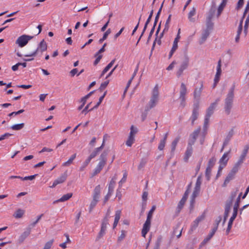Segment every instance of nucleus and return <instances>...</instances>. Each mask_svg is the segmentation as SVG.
Returning <instances> with one entry per match:
<instances>
[{
    "label": "nucleus",
    "mask_w": 249,
    "mask_h": 249,
    "mask_svg": "<svg viewBox=\"0 0 249 249\" xmlns=\"http://www.w3.org/2000/svg\"><path fill=\"white\" fill-rule=\"evenodd\" d=\"M178 43L173 42V46L171 49V50L169 54V58L170 59L175 53V52L177 50L178 47Z\"/></svg>",
    "instance_id": "41"
},
{
    "label": "nucleus",
    "mask_w": 249,
    "mask_h": 249,
    "mask_svg": "<svg viewBox=\"0 0 249 249\" xmlns=\"http://www.w3.org/2000/svg\"><path fill=\"white\" fill-rule=\"evenodd\" d=\"M135 141V137L129 136L126 142V144L128 146H131Z\"/></svg>",
    "instance_id": "44"
},
{
    "label": "nucleus",
    "mask_w": 249,
    "mask_h": 249,
    "mask_svg": "<svg viewBox=\"0 0 249 249\" xmlns=\"http://www.w3.org/2000/svg\"><path fill=\"white\" fill-rule=\"evenodd\" d=\"M47 45L44 40L43 39L38 44L37 48L34 52L29 53L25 54L24 56L26 57L35 56L37 53L39 52L42 53L47 50Z\"/></svg>",
    "instance_id": "5"
},
{
    "label": "nucleus",
    "mask_w": 249,
    "mask_h": 249,
    "mask_svg": "<svg viewBox=\"0 0 249 249\" xmlns=\"http://www.w3.org/2000/svg\"><path fill=\"white\" fill-rule=\"evenodd\" d=\"M200 192V190L194 189L193 194L192 195L190 200V207L193 209L194 205L195 202V198L198 196Z\"/></svg>",
    "instance_id": "19"
},
{
    "label": "nucleus",
    "mask_w": 249,
    "mask_h": 249,
    "mask_svg": "<svg viewBox=\"0 0 249 249\" xmlns=\"http://www.w3.org/2000/svg\"><path fill=\"white\" fill-rule=\"evenodd\" d=\"M238 192V190L236 189L235 191H232L231 192L230 196L229 197L227 200L233 202L235 198L236 197L237 193Z\"/></svg>",
    "instance_id": "38"
},
{
    "label": "nucleus",
    "mask_w": 249,
    "mask_h": 249,
    "mask_svg": "<svg viewBox=\"0 0 249 249\" xmlns=\"http://www.w3.org/2000/svg\"><path fill=\"white\" fill-rule=\"evenodd\" d=\"M203 89V85L202 82H200V86L199 88H196L195 89L193 96L194 98V103H197V105H199V100L200 98V96Z\"/></svg>",
    "instance_id": "7"
},
{
    "label": "nucleus",
    "mask_w": 249,
    "mask_h": 249,
    "mask_svg": "<svg viewBox=\"0 0 249 249\" xmlns=\"http://www.w3.org/2000/svg\"><path fill=\"white\" fill-rule=\"evenodd\" d=\"M24 213V211L21 209H18L14 213V216L16 218H20L22 217Z\"/></svg>",
    "instance_id": "34"
},
{
    "label": "nucleus",
    "mask_w": 249,
    "mask_h": 249,
    "mask_svg": "<svg viewBox=\"0 0 249 249\" xmlns=\"http://www.w3.org/2000/svg\"><path fill=\"white\" fill-rule=\"evenodd\" d=\"M212 169L210 167H207L206 169L205 176L208 180H209L210 179Z\"/></svg>",
    "instance_id": "51"
},
{
    "label": "nucleus",
    "mask_w": 249,
    "mask_h": 249,
    "mask_svg": "<svg viewBox=\"0 0 249 249\" xmlns=\"http://www.w3.org/2000/svg\"><path fill=\"white\" fill-rule=\"evenodd\" d=\"M187 93V88L185 85L182 83L180 85L179 97H185Z\"/></svg>",
    "instance_id": "31"
},
{
    "label": "nucleus",
    "mask_w": 249,
    "mask_h": 249,
    "mask_svg": "<svg viewBox=\"0 0 249 249\" xmlns=\"http://www.w3.org/2000/svg\"><path fill=\"white\" fill-rule=\"evenodd\" d=\"M221 72V60L220 59L218 61L217 66L216 68V72L215 75L214 81H219Z\"/></svg>",
    "instance_id": "18"
},
{
    "label": "nucleus",
    "mask_w": 249,
    "mask_h": 249,
    "mask_svg": "<svg viewBox=\"0 0 249 249\" xmlns=\"http://www.w3.org/2000/svg\"><path fill=\"white\" fill-rule=\"evenodd\" d=\"M240 197H237L236 201L233 205V213H234L236 214H237L238 212V209L239 207V203H240Z\"/></svg>",
    "instance_id": "33"
},
{
    "label": "nucleus",
    "mask_w": 249,
    "mask_h": 249,
    "mask_svg": "<svg viewBox=\"0 0 249 249\" xmlns=\"http://www.w3.org/2000/svg\"><path fill=\"white\" fill-rule=\"evenodd\" d=\"M169 28V23H167L165 22V25H164V28L162 31V32L160 35V37H161L164 32H167Z\"/></svg>",
    "instance_id": "61"
},
{
    "label": "nucleus",
    "mask_w": 249,
    "mask_h": 249,
    "mask_svg": "<svg viewBox=\"0 0 249 249\" xmlns=\"http://www.w3.org/2000/svg\"><path fill=\"white\" fill-rule=\"evenodd\" d=\"M31 232L30 229H27L26 231H24L19 237L18 241L19 243H22L25 239L29 235Z\"/></svg>",
    "instance_id": "23"
},
{
    "label": "nucleus",
    "mask_w": 249,
    "mask_h": 249,
    "mask_svg": "<svg viewBox=\"0 0 249 249\" xmlns=\"http://www.w3.org/2000/svg\"><path fill=\"white\" fill-rule=\"evenodd\" d=\"M216 231V228H213L212 231L210 232L208 235L203 240V241L200 243L199 245V249L202 248L205 245L209 240L212 238Z\"/></svg>",
    "instance_id": "12"
},
{
    "label": "nucleus",
    "mask_w": 249,
    "mask_h": 249,
    "mask_svg": "<svg viewBox=\"0 0 249 249\" xmlns=\"http://www.w3.org/2000/svg\"><path fill=\"white\" fill-rule=\"evenodd\" d=\"M234 134V131L233 129H231L228 133L224 142V146H226L231 140V138Z\"/></svg>",
    "instance_id": "28"
},
{
    "label": "nucleus",
    "mask_w": 249,
    "mask_h": 249,
    "mask_svg": "<svg viewBox=\"0 0 249 249\" xmlns=\"http://www.w3.org/2000/svg\"><path fill=\"white\" fill-rule=\"evenodd\" d=\"M200 127H199L194 130V132L191 134V140L189 142V144H194L195 143L196 140L200 132Z\"/></svg>",
    "instance_id": "13"
},
{
    "label": "nucleus",
    "mask_w": 249,
    "mask_h": 249,
    "mask_svg": "<svg viewBox=\"0 0 249 249\" xmlns=\"http://www.w3.org/2000/svg\"><path fill=\"white\" fill-rule=\"evenodd\" d=\"M234 86H232L229 89L224 101V109L226 113L230 114L233 106L234 98Z\"/></svg>",
    "instance_id": "1"
},
{
    "label": "nucleus",
    "mask_w": 249,
    "mask_h": 249,
    "mask_svg": "<svg viewBox=\"0 0 249 249\" xmlns=\"http://www.w3.org/2000/svg\"><path fill=\"white\" fill-rule=\"evenodd\" d=\"M146 162L147 161L145 159H142L138 167V170H140L141 169H142L146 164Z\"/></svg>",
    "instance_id": "55"
},
{
    "label": "nucleus",
    "mask_w": 249,
    "mask_h": 249,
    "mask_svg": "<svg viewBox=\"0 0 249 249\" xmlns=\"http://www.w3.org/2000/svg\"><path fill=\"white\" fill-rule=\"evenodd\" d=\"M238 192V190L236 189L235 191H232L231 192L230 196L229 197L227 200L233 202L235 198L236 197L237 193Z\"/></svg>",
    "instance_id": "39"
},
{
    "label": "nucleus",
    "mask_w": 249,
    "mask_h": 249,
    "mask_svg": "<svg viewBox=\"0 0 249 249\" xmlns=\"http://www.w3.org/2000/svg\"><path fill=\"white\" fill-rule=\"evenodd\" d=\"M111 33V30L110 29H107V30L104 33L103 36L102 38L100 39L99 40V43L103 42V41H104L106 38H107L108 35Z\"/></svg>",
    "instance_id": "46"
},
{
    "label": "nucleus",
    "mask_w": 249,
    "mask_h": 249,
    "mask_svg": "<svg viewBox=\"0 0 249 249\" xmlns=\"http://www.w3.org/2000/svg\"><path fill=\"white\" fill-rule=\"evenodd\" d=\"M108 225V220L107 219V218H104L102 220L101 230L98 233V235L97 237L96 240H98L100 238H101L106 233V231L107 228V226Z\"/></svg>",
    "instance_id": "8"
},
{
    "label": "nucleus",
    "mask_w": 249,
    "mask_h": 249,
    "mask_svg": "<svg viewBox=\"0 0 249 249\" xmlns=\"http://www.w3.org/2000/svg\"><path fill=\"white\" fill-rule=\"evenodd\" d=\"M211 32V31H209V30H208L206 29H204L203 30L202 34H201V38L199 41V43L201 45V44H203L206 41L207 38L209 36Z\"/></svg>",
    "instance_id": "15"
},
{
    "label": "nucleus",
    "mask_w": 249,
    "mask_h": 249,
    "mask_svg": "<svg viewBox=\"0 0 249 249\" xmlns=\"http://www.w3.org/2000/svg\"><path fill=\"white\" fill-rule=\"evenodd\" d=\"M215 8L214 7H212L207 14L206 19L212 20V19L215 14Z\"/></svg>",
    "instance_id": "29"
},
{
    "label": "nucleus",
    "mask_w": 249,
    "mask_h": 249,
    "mask_svg": "<svg viewBox=\"0 0 249 249\" xmlns=\"http://www.w3.org/2000/svg\"><path fill=\"white\" fill-rule=\"evenodd\" d=\"M117 179V176L115 175L114 177L112 178L111 180L110 181V182L108 184V191L113 193L114 189L116 184V180Z\"/></svg>",
    "instance_id": "24"
},
{
    "label": "nucleus",
    "mask_w": 249,
    "mask_h": 249,
    "mask_svg": "<svg viewBox=\"0 0 249 249\" xmlns=\"http://www.w3.org/2000/svg\"><path fill=\"white\" fill-rule=\"evenodd\" d=\"M106 93H107V91H105L104 92V93L103 94V95L99 98V101L97 103L96 105L94 107H93V108H97L101 104L103 99L104 98L105 96H106Z\"/></svg>",
    "instance_id": "58"
},
{
    "label": "nucleus",
    "mask_w": 249,
    "mask_h": 249,
    "mask_svg": "<svg viewBox=\"0 0 249 249\" xmlns=\"http://www.w3.org/2000/svg\"><path fill=\"white\" fill-rule=\"evenodd\" d=\"M107 152H104L100 155L99 158L100 161L97 166L94 170L93 174L92 175V177L95 176L96 175L99 174L101 171L102 170L103 167L105 166L107 162Z\"/></svg>",
    "instance_id": "4"
},
{
    "label": "nucleus",
    "mask_w": 249,
    "mask_h": 249,
    "mask_svg": "<svg viewBox=\"0 0 249 249\" xmlns=\"http://www.w3.org/2000/svg\"><path fill=\"white\" fill-rule=\"evenodd\" d=\"M121 214V210H117L116 211L115 214L114 221V223L113 225V229H115L116 227V226L118 223V222L120 219Z\"/></svg>",
    "instance_id": "27"
},
{
    "label": "nucleus",
    "mask_w": 249,
    "mask_h": 249,
    "mask_svg": "<svg viewBox=\"0 0 249 249\" xmlns=\"http://www.w3.org/2000/svg\"><path fill=\"white\" fill-rule=\"evenodd\" d=\"M24 126V123L16 124L11 126V128L14 130H19L22 129Z\"/></svg>",
    "instance_id": "36"
},
{
    "label": "nucleus",
    "mask_w": 249,
    "mask_h": 249,
    "mask_svg": "<svg viewBox=\"0 0 249 249\" xmlns=\"http://www.w3.org/2000/svg\"><path fill=\"white\" fill-rule=\"evenodd\" d=\"M246 156L247 155L241 153L238 160L237 161V163L239 164L240 165H241L242 163L244 162Z\"/></svg>",
    "instance_id": "57"
},
{
    "label": "nucleus",
    "mask_w": 249,
    "mask_h": 249,
    "mask_svg": "<svg viewBox=\"0 0 249 249\" xmlns=\"http://www.w3.org/2000/svg\"><path fill=\"white\" fill-rule=\"evenodd\" d=\"M165 143L166 142H165V140H161L158 146V149L162 150L165 146Z\"/></svg>",
    "instance_id": "59"
},
{
    "label": "nucleus",
    "mask_w": 249,
    "mask_h": 249,
    "mask_svg": "<svg viewBox=\"0 0 249 249\" xmlns=\"http://www.w3.org/2000/svg\"><path fill=\"white\" fill-rule=\"evenodd\" d=\"M159 87L158 85H156L153 89L152 96L149 102L148 106L146 107V111H148L149 109L154 107L156 105L159 100Z\"/></svg>",
    "instance_id": "2"
},
{
    "label": "nucleus",
    "mask_w": 249,
    "mask_h": 249,
    "mask_svg": "<svg viewBox=\"0 0 249 249\" xmlns=\"http://www.w3.org/2000/svg\"><path fill=\"white\" fill-rule=\"evenodd\" d=\"M90 160L89 158H87L86 159V160L83 162L82 166H81V167L80 168V170L83 171L84 170V169L88 166V165L90 162Z\"/></svg>",
    "instance_id": "50"
},
{
    "label": "nucleus",
    "mask_w": 249,
    "mask_h": 249,
    "mask_svg": "<svg viewBox=\"0 0 249 249\" xmlns=\"http://www.w3.org/2000/svg\"><path fill=\"white\" fill-rule=\"evenodd\" d=\"M72 196V193H70L64 195L60 198L54 201L53 203H55L59 202H64L69 200Z\"/></svg>",
    "instance_id": "25"
},
{
    "label": "nucleus",
    "mask_w": 249,
    "mask_h": 249,
    "mask_svg": "<svg viewBox=\"0 0 249 249\" xmlns=\"http://www.w3.org/2000/svg\"><path fill=\"white\" fill-rule=\"evenodd\" d=\"M201 184V178L200 176H199V177H198V178H197V180H196V185H195V187L194 189L200 190Z\"/></svg>",
    "instance_id": "45"
},
{
    "label": "nucleus",
    "mask_w": 249,
    "mask_h": 249,
    "mask_svg": "<svg viewBox=\"0 0 249 249\" xmlns=\"http://www.w3.org/2000/svg\"><path fill=\"white\" fill-rule=\"evenodd\" d=\"M196 8L193 7L192 9L190 11V12L188 14V19H189V21L190 22H194L195 21V18L192 17L196 15Z\"/></svg>",
    "instance_id": "32"
},
{
    "label": "nucleus",
    "mask_w": 249,
    "mask_h": 249,
    "mask_svg": "<svg viewBox=\"0 0 249 249\" xmlns=\"http://www.w3.org/2000/svg\"><path fill=\"white\" fill-rule=\"evenodd\" d=\"M193 144H191L188 143V146L187 147V150L185 152V156H184V160L187 161L189 158L191 156L193 153V147L192 145Z\"/></svg>",
    "instance_id": "21"
},
{
    "label": "nucleus",
    "mask_w": 249,
    "mask_h": 249,
    "mask_svg": "<svg viewBox=\"0 0 249 249\" xmlns=\"http://www.w3.org/2000/svg\"><path fill=\"white\" fill-rule=\"evenodd\" d=\"M125 233H126V231H125L122 230L121 231V234L118 237V241L119 242L121 241L122 240H123L124 238V237H125Z\"/></svg>",
    "instance_id": "62"
},
{
    "label": "nucleus",
    "mask_w": 249,
    "mask_h": 249,
    "mask_svg": "<svg viewBox=\"0 0 249 249\" xmlns=\"http://www.w3.org/2000/svg\"><path fill=\"white\" fill-rule=\"evenodd\" d=\"M234 176H235V175L233 173H232L231 172H230L228 174L227 177H226V179H225V180L224 181V185H226V184L227 183H228V182H229V181L231 180L233 178Z\"/></svg>",
    "instance_id": "42"
},
{
    "label": "nucleus",
    "mask_w": 249,
    "mask_h": 249,
    "mask_svg": "<svg viewBox=\"0 0 249 249\" xmlns=\"http://www.w3.org/2000/svg\"><path fill=\"white\" fill-rule=\"evenodd\" d=\"M67 178V175L64 174L62 175L60 177L55 179L53 182V185L51 186L52 188H53L57 185L64 182Z\"/></svg>",
    "instance_id": "16"
},
{
    "label": "nucleus",
    "mask_w": 249,
    "mask_h": 249,
    "mask_svg": "<svg viewBox=\"0 0 249 249\" xmlns=\"http://www.w3.org/2000/svg\"><path fill=\"white\" fill-rule=\"evenodd\" d=\"M162 238L161 236H159L155 243V245L153 249H160V244L162 242Z\"/></svg>",
    "instance_id": "43"
},
{
    "label": "nucleus",
    "mask_w": 249,
    "mask_h": 249,
    "mask_svg": "<svg viewBox=\"0 0 249 249\" xmlns=\"http://www.w3.org/2000/svg\"><path fill=\"white\" fill-rule=\"evenodd\" d=\"M95 60L94 61L93 64L94 65H96L98 63L100 62V60L102 58V55L99 54L98 55H97Z\"/></svg>",
    "instance_id": "64"
},
{
    "label": "nucleus",
    "mask_w": 249,
    "mask_h": 249,
    "mask_svg": "<svg viewBox=\"0 0 249 249\" xmlns=\"http://www.w3.org/2000/svg\"><path fill=\"white\" fill-rule=\"evenodd\" d=\"M204 215H201V216L198 217L192 223L191 225V227L190 230V232L193 231L196 229L197 227L199 222L202 221L204 218Z\"/></svg>",
    "instance_id": "14"
},
{
    "label": "nucleus",
    "mask_w": 249,
    "mask_h": 249,
    "mask_svg": "<svg viewBox=\"0 0 249 249\" xmlns=\"http://www.w3.org/2000/svg\"><path fill=\"white\" fill-rule=\"evenodd\" d=\"M219 101V99H217L214 102L210 105V107L207 109L206 116H208V117H211V116L213 113L214 110Z\"/></svg>",
    "instance_id": "10"
},
{
    "label": "nucleus",
    "mask_w": 249,
    "mask_h": 249,
    "mask_svg": "<svg viewBox=\"0 0 249 249\" xmlns=\"http://www.w3.org/2000/svg\"><path fill=\"white\" fill-rule=\"evenodd\" d=\"M137 132L138 129L133 125H132L130 128V132L129 136L135 137V135L137 133Z\"/></svg>",
    "instance_id": "47"
},
{
    "label": "nucleus",
    "mask_w": 249,
    "mask_h": 249,
    "mask_svg": "<svg viewBox=\"0 0 249 249\" xmlns=\"http://www.w3.org/2000/svg\"><path fill=\"white\" fill-rule=\"evenodd\" d=\"M76 154H73L71 157L69 159V160L66 162L63 163V166H69L72 162L74 159L76 158Z\"/></svg>",
    "instance_id": "37"
},
{
    "label": "nucleus",
    "mask_w": 249,
    "mask_h": 249,
    "mask_svg": "<svg viewBox=\"0 0 249 249\" xmlns=\"http://www.w3.org/2000/svg\"><path fill=\"white\" fill-rule=\"evenodd\" d=\"M53 240H51L47 242L45 244L43 249H50L53 245Z\"/></svg>",
    "instance_id": "60"
},
{
    "label": "nucleus",
    "mask_w": 249,
    "mask_h": 249,
    "mask_svg": "<svg viewBox=\"0 0 249 249\" xmlns=\"http://www.w3.org/2000/svg\"><path fill=\"white\" fill-rule=\"evenodd\" d=\"M206 30L212 31L213 28V23L212 20L206 19Z\"/></svg>",
    "instance_id": "35"
},
{
    "label": "nucleus",
    "mask_w": 249,
    "mask_h": 249,
    "mask_svg": "<svg viewBox=\"0 0 249 249\" xmlns=\"http://www.w3.org/2000/svg\"><path fill=\"white\" fill-rule=\"evenodd\" d=\"M108 83H109V81L108 80H107V81L104 82V83H102L101 84V85H100V87L99 88V89L100 90H104L107 87V86Z\"/></svg>",
    "instance_id": "63"
},
{
    "label": "nucleus",
    "mask_w": 249,
    "mask_h": 249,
    "mask_svg": "<svg viewBox=\"0 0 249 249\" xmlns=\"http://www.w3.org/2000/svg\"><path fill=\"white\" fill-rule=\"evenodd\" d=\"M98 202V200L92 199V201L91 202L89 206V212H91L92 209L94 208V207L96 205L97 202Z\"/></svg>",
    "instance_id": "54"
},
{
    "label": "nucleus",
    "mask_w": 249,
    "mask_h": 249,
    "mask_svg": "<svg viewBox=\"0 0 249 249\" xmlns=\"http://www.w3.org/2000/svg\"><path fill=\"white\" fill-rule=\"evenodd\" d=\"M189 60L188 58H187L185 61H184L182 63L178 71L177 72V75L178 77H180L183 71L187 68Z\"/></svg>",
    "instance_id": "11"
},
{
    "label": "nucleus",
    "mask_w": 249,
    "mask_h": 249,
    "mask_svg": "<svg viewBox=\"0 0 249 249\" xmlns=\"http://www.w3.org/2000/svg\"><path fill=\"white\" fill-rule=\"evenodd\" d=\"M104 143H105V139H104L103 143L101 145V146L99 147L96 148L94 149V150L90 154V155L89 156V157L88 158H89L90 160L92 159L95 157L100 152V151L103 148L104 146Z\"/></svg>",
    "instance_id": "17"
},
{
    "label": "nucleus",
    "mask_w": 249,
    "mask_h": 249,
    "mask_svg": "<svg viewBox=\"0 0 249 249\" xmlns=\"http://www.w3.org/2000/svg\"><path fill=\"white\" fill-rule=\"evenodd\" d=\"M241 165H240L239 164L237 163V162L234 164L233 167L232 168L231 170V172L232 173H233L234 175H235V174L237 172V171H238L239 168H240V166Z\"/></svg>",
    "instance_id": "49"
},
{
    "label": "nucleus",
    "mask_w": 249,
    "mask_h": 249,
    "mask_svg": "<svg viewBox=\"0 0 249 249\" xmlns=\"http://www.w3.org/2000/svg\"><path fill=\"white\" fill-rule=\"evenodd\" d=\"M184 204L185 202H183V201L180 200L177 208V211L178 213H179L180 212L181 210L183 207Z\"/></svg>",
    "instance_id": "53"
},
{
    "label": "nucleus",
    "mask_w": 249,
    "mask_h": 249,
    "mask_svg": "<svg viewBox=\"0 0 249 249\" xmlns=\"http://www.w3.org/2000/svg\"><path fill=\"white\" fill-rule=\"evenodd\" d=\"M198 109L199 105H197V103H194L192 114L190 118L192 125H194L195 121L198 118L199 115Z\"/></svg>",
    "instance_id": "9"
},
{
    "label": "nucleus",
    "mask_w": 249,
    "mask_h": 249,
    "mask_svg": "<svg viewBox=\"0 0 249 249\" xmlns=\"http://www.w3.org/2000/svg\"><path fill=\"white\" fill-rule=\"evenodd\" d=\"M238 192V190L236 189L235 191H232L231 192L230 196L229 197L227 200L233 202L235 198L236 197L237 193Z\"/></svg>",
    "instance_id": "40"
},
{
    "label": "nucleus",
    "mask_w": 249,
    "mask_h": 249,
    "mask_svg": "<svg viewBox=\"0 0 249 249\" xmlns=\"http://www.w3.org/2000/svg\"><path fill=\"white\" fill-rule=\"evenodd\" d=\"M127 176V173L126 172H125L124 174L123 178L119 182V185L120 187H121L122 184L125 182V181L126 180Z\"/></svg>",
    "instance_id": "56"
},
{
    "label": "nucleus",
    "mask_w": 249,
    "mask_h": 249,
    "mask_svg": "<svg viewBox=\"0 0 249 249\" xmlns=\"http://www.w3.org/2000/svg\"><path fill=\"white\" fill-rule=\"evenodd\" d=\"M230 153V150L228 152H225L221 158L219 160V163H222L224 165H226L227 164V162L229 159L228 157V155Z\"/></svg>",
    "instance_id": "26"
},
{
    "label": "nucleus",
    "mask_w": 249,
    "mask_h": 249,
    "mask_svg": "<svg viewBox=\"0 0 249 249\" xmlns=\"http://www.w3.org/2000/svg\"><path fill=\"white\" fill-rule=\"evenodd\" d=\"M115 62V59H113L103 70L102 71L100 77L103 76V75L108 71V70L112 67L113 65Z\"/></svg>",
    "instance_id": "30"
},
{
    "label": "nucleus",
    "mask_w": 249,
    "mask_h": 249,
    "mask_svg": "<svg viewBox=\"0 0 249 249\" xmlns=\"http://www.w3.org/2000/svg\"><path fill=\"white\" fill-rule=\"evenodd\" d=\"M156 209V206H153L148 212L146 220L143 225L142 230V235L143 237H145L146 234L150 230L151 226V220L152 217L153 213Z\"/></svg>",
    "instance_id": "3"
},
{
    "label": "nucleus",
    "mask_w": 249,
    "mask_h": 249,
    "mask_svg": "<svg viewBox=\"0 0 249 249\" xmlns=\"http://www.w3.org/2000/svg\"><path fill=\"white\" fill-rule=\"evenodd\" d=\"M33 36L23 35L18 38L16 41V43L18 44L20 47H23L25 46L28 42L29 40L33 38Z\"/></svg>",
    "instance_id": "6"
},
{
    "label": "nucleus",
    "mask_w": 249,
    "mask_h": 249,
    "mask_svg": "<svg viewBox=\"0 0 249 249\" xmlns=\"http://www.w3.org/2000/svg\"><path fill=\"white\" fill-rule=\"evenodd\" d=\"M236 216H237V214L232 213V216L230 218V220L229 221L228 224V227H227V228L226 231V233L227 235H228L230 233V231L232 227L233 222L234 220V219H235Z\"/></svg>",
    "instance_id": "22"
},
{
    "label": "nucleus",
    "mask_w": 249,
    "mask_h": 249,
    "mask_svg": "<svg viewBox=\"0 0 249 249\" xmlns=\"http://www.w3.org/2000/svg\"><path fill=\"white\" fill-rule=\"evenodd\" d=\"M216 161V159L214 157H212L211 159H210L207 167H210L212 168L213 165L215 164V162Z\"/></svg>",
    "instance_id": "48"
},
{
    "label": "nucleus",
    "mask_w": 249,
    "mask_h": 249,
    "mask_svg": "<svg viewBox=\"0 0 249 249\" xmlns=\"http://www.w3.org/2000/svg\"><path fill=\"white\" fill-rule=\"evenodd\" d=\"M101 194V187L98 185L95 187L93 191V199L99 201Z\"/></svg>",
    "instance_id": "20"
},
{
    "label": "nucleus",
    "mask_w": 249,
    "mask_h": 249,
    "mask_svg": "<svg viewBox=\"0 0 249 249\" xmlns=\"http://www.w3.org/2000/svg\"><path fill=\"white\" fill-rule=\"evenodd\" d=\"M113 193L108 191L107 194L105 196L104 200H103V204H105L107 201L108 200L111 196L112 195Z\"/></svg>",
    "instance_id": "52"
}]
</instances>
